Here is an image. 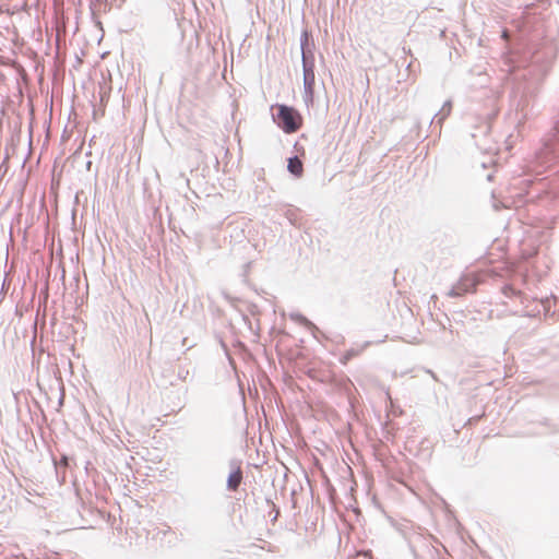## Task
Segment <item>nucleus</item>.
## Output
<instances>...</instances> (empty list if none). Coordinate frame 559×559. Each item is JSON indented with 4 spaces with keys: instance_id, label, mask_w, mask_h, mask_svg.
Here are the masks:
<instances>
[{
    "instance_id": "obj_4",
    "label": "nucleus",
    "mask_w": 559,
    "mask_h": 559,
    "mask_svg": "<svg viewBox=\"0 0 559 559\" xmlns=\"http://www.w3.org/2000/svg\"><path fill=\"white\" fill-rule=\"evenodd\" d=\"M287 168L293 175L297 177H300L304 173L302 162L297 156L288 159Z\"/></svg>"
},
{
    "instance_id": "obj_6",
    "label": "nucleus",
    "mask_w": 559,
    "mask_h": 559,
    "mask_svg": "<svg viewBox=\"0 0 559 559\" xmlns=\"http://www.w3.org/2000/svg\"><path fill=\"white\" fill-rule=\"evenodd\" d=\"M508 290L513 293V289H512V288H508V289H506V292H504L507 295H508Z\"/></svg>"
},
{
    "instance_id": "obj_3",
    "label": "nucleus",
    "mask_w": 559,
    "mask_h": 559,
    "mask_svg": "<svg viewBox=\"0 0 559 559\" xmlns=\"http://www.w3.org/2000/svg\"><path fill=\"white\" fill-rule=\"evenodd\" d=\"M304 86L307 98L312 102L314 94V72L312 67H304Z\"/></svg>"
},
{
    "instance_id": "obj_1",
    "label": "nucleus",
    "mask_w": 559,
    "mask_h": 559,
    "mask_svg": "<svg viewBox=\"0 0 559 559\" xmlns=\"http://www.w3.org/2000/svg\"><path fill=\"white\" fill-rule=\"evenodd\" d=\"M276 122L285 133H295L302 126L301 115L293 107L277 105Z\"/></svg>"
},
{
    "instance_id": "obj_5",
    "label": "nucleus",
    "mask_w": 559,
    "mask_h": 559,
    "mask_svg": "<svg viewBox=\"0 0 559 559\" xmlns=\"http://www.w3.org/2000/svg\"><path fill=\"white\" fill-rule=\"evenodd\" d=\"M241 480H242V472H241L240 467H238L236 471H234L228 476V479H227L228 488L231 490H237Z\"/></svg>"
},
{
    "instance_id": "obj_2",
    "label": "nucleus",
    "mask_w": 559,
    "mask_h": 559,
    "mask_svg": "<svg viewBox=\"0 0 559 559\" xmlns=\"http://www.w3.org/2000/svg\"><path fill=\"white\" fill-rule=\"evenodd\" d=\"M480 278L476 273L464 275L453 288V295L461 296L466 293H473L479 284Z\"/></svg>"
}]
</instances>
